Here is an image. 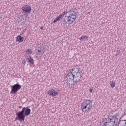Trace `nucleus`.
I'll return each instance as SVG.
<instances>
[{
  "label": "nucleus",
  "instance_id": "1",
  "mask_svg": "<svg viewBox=\"0 0 126 126\" xmlns=\"http://www.w3.org/2000/svg\"><path fill=\"white\" fill-rule=\"evenodd\" d=\"M121 120L116 115L109 116L108 118H103L100 123V126H118Z\"/></svg>",
  "mask_w": 126,
  "mask_h": 126
},
{
  "label": "nucleus",
  "instance_id": "2",
  "mask_svg": "<svg viewBox=\"0 0 126 126\" xmlns=\"http://www.w3.org/2000/svg\"><path fill=\"white\" fill-rule=\"evenodd\" d=\"M31 114V109L30 108H26V107L23 108L21 111H19L16 113L17 117L15 120L22 122L25 120V117H28Z\"/></svg>",
  "mask_w": 126,
  "mask_h": 126
},
{
  "label": "nucleus",
  "instance_id": "3",
  "mask_svg": "<svg viewBox=\"0 0 126 126\" xmlns=\"http://www.w3.org/2000/svg\"><path fill=\"white\" fill-rule=\"evenodd\" d=\"M92 100L89 99H85L81 104V110L82 112H88L92 109Z\"/></svg>",
  "mask_w": 126,
  "mask_h": 126
},
{
  "label": "nucleus",
  "instance_id": "4",
  "mask_svg": "<svg viewBox=\"0 0 126 126\" xmlns=\"http://www.w3.org/2000/svg\"><path fill=\"white\" fill-rule=\"evenodd\" d=\"M11 90L10 93L12 94H16L17 91L20 89H21V85L19 84H16L11 87Z\"/></svg>",
  "mask_w": 126,
  "mask_h": 126
},
{
  "label": "nucleus",
  "instance_id": "5",
  "mask_svg": "<svg viewBox=\"0 0 126 126\" xmlns=\"http://www.w3.org/2000/svg\"><path fill=\"white\" fill-rule=\"evenodd\" d=\"M80 70V68L79 67V66L78 65H76L73 67L71 69V72L74 74H78V73H80V72H79Z\"/></svg>",
  "mask_w": 126,
  "mask_h": 126
},
{
  "label": "nucleus",
  "instance_id": "6",
  "mask_svg": "<svg viewBox=\"0 0 126 126\" xmlns=\"http://www.w3.org/2000/svg\"><path fill=\"white\" fill-rule=\"evenodd\" d=\"M22 10H23V12L30 13V12H31V6L28 5H25L22 7Z\"/></svg>",
  "mask_w": 126,
  "mask_h": 126
},
{
  "label": "nucleus",
  "instance_id": "7",
  "mask_svg": "<svg viewBox=\"0 0 126 126\" xmlns=\"http://www.w3.org/2000/svg\"><path fill=\"white\" fill-rule=\"evenodd\" d=\"M47 93L50 96H57L58 94V92L56 91L54 89H51V90L48 91Z\"/></svg>",
  "mask_w": 126,
  "mask_h": 126
},
{
  "label": "nucleus",
  "instance_id": "8",
  "mask_svg": "<svg viewBox=\"0 0 126 126\" xmlns=\"http://www.w3.org/2000/svg\"><path fill=\"white\" fill-rule=\"evenodd\" d=\"M36 51L38 52H37V55L38 56H42L44 53H45V49L43 48V47H39L37 48L36 49Z\"/></svg>",
  "mask_w": 126,
  "mask_h": 126
},
{
  "label": "nucleus",
  "instance_id": "9",
  "mask_svg": "<svg viewBox=\"0 0 126 126\" xmlns=\"http://www.w3.org/2000/svg\"><path fill=\"white\" fill-rule=\"evenodd\" d=\"M81 78V75H78V74H76L74 77L73 83H78L80 81V79Z\"/></svg>",
  "mask_w": 126,
  "mask_h": 126
},
{
  "label": "nucleus",
  "instance_id": "10",
  "mask_svg": "<svg viewBox=\"0 0 126 126\" xmlns=\"http://www.w3.org/2000/svg\"><path fill=\"white\" fill-rule=\"evenodd\" d=\"M75 19H76V17L69 18V17H66V20L67 22H68V24H72V23L75 21Z\"/></svg>",
  "mask_w": 126,
  "mask_h": 126
},
{
  "label": "nucleus",
  "instance_id": "11",
  "mask_svg": "<svg viewBox=\"0 0 126 126\" xmlns=\"http://www.w3.org/2000/svg\"><path fill=\"white\" fill-rule=\"evenodd\" d=\"M66 76L69 79H70V80H74L75 74L72 73L71 71H70V72L67 73Z\"/></svg>",
  "mask_w": 126,
  "mask_h": 126
},
{
  "label": "nucleus",
  "instance_id": "12",
  "mask_svg": "<svg viewBox=\"0 0 126 126\" xmlns=\"http://www.w3.org/2000/svg\"><path fill=\"white\" fill-rule=\"evenodd\" d=\"M24 40V37L21 36V35H18L17 37V41L18 42H23Z\"/></svg>",
  "mask_w": 126,
  "mask_h": 126
},
{
  "label": "nucleus",
  "instance_id": "13",
  "mask_svg": "<svg viewBox=\"0 0 126 126\" xmlns=\"http://www.w3.org/2000/svg\"><path fill=\"white\" fill-rule=\"evenodd\" d=\"M62 18H63V17H62V16L60 15L59 16H58L56 18L54 19V20L53 21V23H56L57 21H60V20H61Z\"/></svg>",
  "mask_w": 126,
  "mask_h": 126
},
{
  "label": "nucleus",
  "instance_id": "14",
  "mask_svg": "<svg viewBox=\"0 0 126 126\" xmlns=\"http://www.w3.org/2000/svg\"><path fill=\"white\" fill-rule=\"evenodd\" d=\"M28 60L31 64H33V63H34V60L32 59L31 56H28Z\"/></svg>",
  "mask_w": 126,
  "mask_h": 126
},
{
  "label": "nucleus",
  "instance_id": "15",
  "mask_svg": "<svg viewBox=\"0 0 126 126\" xmlns=\"http://www.w3.org/2000/svg\"><path fill=\"white\" fill-rule=\"evenodd\" d=\"M80 39L81 41H82V40H84V41H87V40H88V36L87 35L81 36Z\"/></svg>",
  "mask_w": 126,
  "mask_h": 126
},
{
  "label": "nucleus",
  "instance_id": "16",
  "mask_svg": "<svg viewBox=\"0 0 126 126\" xmlns=\"http://www.w3.org/2000/svg\"><path fill=\"white\" fill-rule=\"evenodd\" d=\"M66 17H69L71 18H74V17H76V13H72V14H69V16H67Z\"/></svg>",
  "mask_w": 126,
  "mask_h": 126
},
{
  "label": "nucleus",
  "instance_id": "17",
  "mask_svg": "<svg viewBox=\"0 0 126 126\" xmlns=\"http://www.w3.org/2000/svg\"><path fill=\"white\" fill-rule=\"evenodd\" d=\"M110 86L112 87V88H114V87L116 86V83L113 81H110Z\"/></svg>",
  "mask_w": 126,
  "mask_h": 126
},
{
  "label": "nucleus",
  "instance_id": "18",
  "mask_svg": "<svg viewBox=\"0 0 126 126\" xmlns=\"http://www.w3.org/2000/svg\"><path fill=\"white\" fill-rule=\"evenodd\" d=\"M115 56L117 58L119 57H121V52L120 51H117L116 54H115Z\"/></svg>",
  "mask_w": 126,
  "mask_h": 126
},
{
  "label": "nucleus",
  "instance_id": "19",
  "mask_svg": "<svg viewBox=\"0 0 126 126\" xmlns=\"http://www.w3.org/2000/svg\"><path fill=\"white\" fill-rule=\"evenodd\" d=\"M26 53L29 55L30 54H32V51L31 50L27 49L26 51Z\"/></svg>",
  "mask_w": 126,
  "mask_h": 126
},
{
  "label": "nucleus",
  "instance_id": "20",
  "mask_svg": "<svg viewBox=\"0 0 126 126\" xmlns=\"http://www.w3.org/2000/svg\"><path fill=\"white\" fill-rule=\"evenodd\" d=\"M63 26H65V25H66V24H67V21H65V20H63Z\"/></svg>",
  "mask_w": 126,
  "mask_h": 126
},
{
  "label": "nucleus",
  "instance_id": "21",
  "mask_svg": "<svg viewBox=\"0 0 126 126\" xmlns=\"http://www.w3.org/2000/svg\"><path fill=\"white\" fill-rule=\"evenodd\" d=\"M122 121L124 122L122 126H126V120H124Z\"/></svg>",
  "mask_w": 126,
  "mask_h": 126
},
{
  "label": "nucleus",
  "instance_id": "22",
  "mask_svg": "<svg viewBox=\"0 0 126 126\" xmlns=\"http://www.w3.org/2000/svg\"><path fill=\"white\" fill-rule=\"evenodd\" d=\"M65 14V12H63L62 14H61L60 15L61 16V17L62 18L63 17V16H64V15Z\"/></svg>",
  "mask_w": 126,
  "mask_h": 126
},
{
  "label": "nucleus",
  "instance_id": "23",
  "mask_svg": "<svg viewBox=\"0 0 126 126\" xmlns=\"http://www.w3.org/2000/svg\"><path fill=\"white\" fill-rule=\"evenodd\" d=\"M69 13H70V14H72V13L74 14V13H75V12H74V11L70 10V11H69Z\"/></svg>",
  "mask_w": 126,
  "mask_h": 126
},
{
  "label": "nucleus",
  "instance_id": "24",
  "mask_svg": "<svg viewBox=\"0 0 126 126\" xmlns=\"http://www.w3.org/2000/svg\"><path fill=\"white\" fill-rule=\"evenodd\" d=\"M22 63H23V64H25L26 63V61H25V60H23L22 61Z\"/></svg>",
  "mask_w": 126,
  "mask_h": 126
},
{
  "label": "nucleus",
  "instance_id": "25",
  "mask_svg": "<svg viewBox=\"0 0 126 126\" xmlns=\"http://www.w3.org/2000/svg\"><path fill=\"white\" fill-rule=\"evenodd\" d=\"M93 91V89H91L90 90V93H92Z\"/></svg>",
  "mask_w": 126,
  "mask_h": 126
},
{
  "label": "nucleus",
  "instance_id": "26",
  "mask_svg": "<svg viewBox=\"0 0 126 126\" xmlns=\"http://www.w3.org/2000/svg\"><path fill=\"white\" fill-rule=\"evenodd\" d=\"M69 11H66L65 12V14H67V13H69Z\"/></svg>",
  "mask_w": 126,
  "mask_h": 126
},
{
  "label": "nucleus",
  "instance_id": "27",
  "mask_svg": "<svg viewBox=\"0 0 126 126\" xmlns=\"http://www.w3.org/2000/svg\"><path fill=\"white\" fill-rule=\"evenodd\" d=\"M19 109H22V106H20L19 107Z\"/></svg>",
  "mask_w": 126,
  "mask_h": 126
},
{
  "label": "nucleus",
  "instance_id": "28",
  "mask_svg": "<svg viewBox=\"0 0 126 126\" xmlns=\"http://www.w3.org/2000/svg\"><path fill=\"white\" fill-rule=\"evenodd\" d=\"M121 126H123V125H122Z\"/></svg>",
  "mask_w": 126,
  "mask_h": 126
}]
</instances>
